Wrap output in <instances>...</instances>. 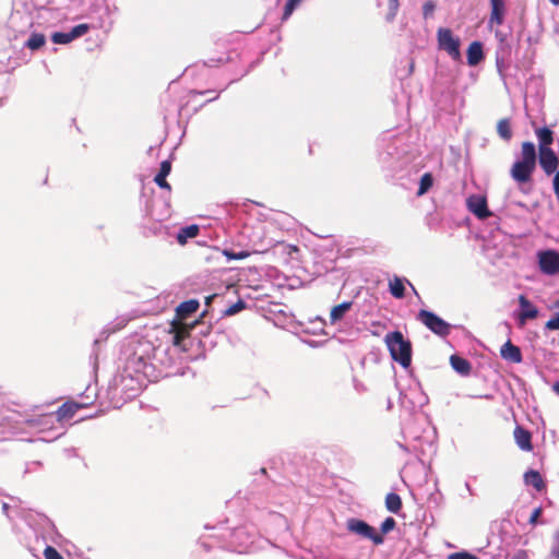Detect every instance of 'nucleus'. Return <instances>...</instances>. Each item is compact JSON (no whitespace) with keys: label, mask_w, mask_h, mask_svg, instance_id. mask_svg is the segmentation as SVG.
I'll return each mask as SVG.
<instances>
[{"label":"nucleus","mask_w":559,"mask_h":559,"mask_svg":"<svg viewBox=\"0 0 559 559\" xmlns=\"http://www.w3.org/2000/svg\"><path fill=\"white\" fill-rule=\"evenodd\" d=\"M540 33H542V23L539 22L536 25L535 31H528L525 34V41L527 44V48L524 53V59H526L528 63H532L533 59L535 58V55H536L535 46L539 43ZM522 35H524V33H522Z\"/></svg>","instance_id":"obj_18"},{"label":"nucleus","mask_w":559,"mask_h":559,"mask_svg":"<svg viewBox=\"0 0 559 559\" xmlns=\"http://www.w3.org/2000/svg\"><path fill=\"white\" fill-rule=\"evenodd\" d=\"M537 160L546 176H551L559 171V157L552 148L538 151Z\"/></svg>","instance_id":"obj_11"},{"label":"nucleus","mask_w":559,"mask_h":559,"mask_svg":"<svg viewBox=\"0 0 559 559\" xmlns=\"http://www.w3.org/2000/svg\"><path fill=\"white\" fill-rule=\"evenodd\" d=\"M193 93L199 94V95H205V94H210V93H215V91L214 90H205V91H194Z\"/></svg>","instance_id":"obj_56"},{"label":"nucleus","mask_w":559,"mask_h":559,"mask_svg":"<svg viewBox=\"0 0 559 559\" xmlns=\"http://www.w3.org/2000/svg\"><path fill=\"white\" fill-rule=\"evenodd\" d=\"M468 211L474 214L478 219H487L491 216V212L488 209L487 199L485 195L472 194L466 200Z\"/></svg>","instance_id":"obj_10"},{"label":"nucleus","mask_w":559,"mask_h":559,"mask_svg":"<svg viewBox=\"0 0 559 559\" xmlns=\"http://www.w3.org/2000/svg\"><path fill=\"white\" fill-rule=\"evenodd\" d=\"M542 513H543L542 507L535 508L528 519V523L532 525H537L539 523V516L542 515Z\"/></svg>","instance_id":"obj_49"},{"label":"nucleus","mask_w":559,"mask_h":559,"mask_svg":"<svg viewBox=\"0 0 559 559\" xmlns=\"http://www.w3.org/2000/svg\"><path fill=\"white\" fill-rule=\"evenodd\" d=\"M552 390L559 394V381L555 382V384L552 385Z\"/></svg>","instance_id":"obj_59"},{"label":"nucleus","mask_w":559,"mask_h":559,"mask_svg":"<svg viewBox=\"0 0 559 559\" xmlns=\"http://www.w3.org/2000/svg\"><path fill=\"white\" fill-rule=\"evenodd\" d=\"M536 138L538 140V151H544V148H551V144L554 142V131L547 127H540L535 130Z\"/></svg>","instance_id":"obj_25"},{"label":"nucleus","mask_w":559,"mask_h":559,"mask_svg":"<svg viewBox=\"0 0 559 559\" xmlns=\"http://www.w3.org/2000/svg\"><path fill=\"white\" fill-rule=\"evenodd\" d=\"M145 215L153 221L162 222L170 216V209L167 201L152 200L145 205Z\"/></svg>","instance_id":"obj_13"},{"label":"nucleus","mask_w":559,"mask_h":559,"mask_svg":"<svg viewBox=\"0 0 559 559\" xmlns=\"http://www.w3.org/2000/svg\"><path fill=\"white\" fill-rule=\"evenodd\" d=\"M500 356L510 362L520 364L523 360L521 348L508 340L500 348Z\"/></svg>","instance_id":"obj_22"},{"label":"nucleus","mask_w":559,"mask_h":559,"mask_svg":"<svg viewBox=\"0 0 559 559\" xmlns=\"http://www.w3.org/2000/svg\"><path fill=\"white\" fill-rule=\"evenodd\" d=\"M302 0H287L284 7L282 20L286 21L293 14V12L297 9Z\"/></svg>","instance_id":"obj_38"},{"label":"nucleus","mask_w":559,"mask_h":559,"mask_svg":"<svg viewBox=\"0 0 559 559\" xmlns=\"http://www.w3.org/2000/svg\"><path fill=\"white\" fill-rule=\"evenodd\" d=\"M107 336H108V333H107L106 331H103V332H102V334H100V337H99V338H96V340L94 341V344H93V345H94V348H96V346L99 344L100 338H106ZM93 354H95V355H96V349H94V350H93Z\"/></svg>","instance_id":"obj_53"},{"label":"nucleus","mask_w":559,"mask_h":559,"mask_svg":"<svg viewBox=\"0 0 559 559\" xmlns=\"http://www.w3.org/2000/svg\"><path fill=\"white\" fill-rule=\"evenodd\" d=\"M170 347H154L152 350V361L157 365V370L165 373L162 378H167L175 373L174 367L176 358L171 355Z\"/></svg>","instance_id":"obj_9"},{"label":"nucleus","mask_w":559,"mask_h":559,"mask_svg":"<svg viewBox=\"0 0 559 559\" xmlns=\"http://www.w3.org/2000/svg\"><path fill=\"white\" fill-rule=\"evenodd\" d=\"M104 15H109V7L106 5L103 9V14L98 16L97 21L95 23H82L73 26L70 32L74 39L82 37L85 35L90 29L92 28H109L111 26V23H109V26L106 27Z\"/></svg>","instance_id":"obj_15"},{"label":"nucleus","mask_w":559,"mask_h":559,"mask_svg":"<svg viewBox=\"0 0 559 559\" xmlns=\"http://www.w3.org/2000/svg\"><path fill=\"white\" fill-rule=\"evenodd\" d=\"M302 0H287L284 7L282 20L286 21L293 14V12L297 9Z\"/></svg>","instance_id":"obj_37"},{"label":"nucleus","mask_w":559,"mask_h":559,"mask_svg":"<svg viewBox=\"0 0 559 559\" xmlns=\"http://www.w3.org/2000/svg\"><path fill=\"white\" fill-rule=\"evenodd\" d=\"M74 38L71 32H55L51 35V41L57 45H67L73 41Z\"/></svg>","instance_id":"obj_35"},{"label":"nucleus","mask_w":559,"mask_h":559,"mask_svg":"<svg viewBox=\"0 0 559 559\" xmlns=\"http://www.w3.org/2000/svg\"><path fill=\"white\" fill-rule=\"evenodd\" d=\"M546 331H559V311L555 312L545 323Z\"/></svg>","instance_id":"obj_42"},{"label":"nucleus","mask_w":559,"mask_h":559,"mask_svg":"<svg viewBox=\"0 0 559 559\" xmlns=\"http://www.w3.org/2000/svg\"><path fill=\"white\" fill-rule=\"evenodd\" d=\"M218 96H219V92H218V93H216V95H215V96H213L212 98L207 99V100H206V103H210V102H213V100L217 99V98H218Z\"/></svg>","instance_id":"obj_61"},{"label":"nucleus","mask_w":559,"mask_h":559,"mask_svg":"<svg viewBox=\"0 0 559 559\" xmlns=\"http://www.w3.org/2000/svg\"><path fill=\"white\" fill-rule=\"evenodd\" d=\"M354 302L353 301H343L336 306H334L331 309L330 312V323L336 324L341 322L345 316L349 312V310L353 308Z\"/></svg>","instance_id":"obj_26"},{"label":"nucleus","mask_w":559,"mask_h":559,"mask_svg":"<svg viewBox=\"0 0 559 559\" xmlns=\"http://www.w3.org/2000/svg\"><path fill=\"white\" fill-rule=\"evenodd\" d=\"M46 44V36L41 33H32L28 39L25 41L24 46L31 49L32 51H36L40 49Z\"/></svg>","instance_id":"obj_33"},{"label":"nucleus","mask_w":559,"mask_h":559,"mask_svg":"<svg viewBox=\"0 0 559 559\" xmlns=\"http://www.w3.org/2000/svg\"><path fill=\"white\" fill-rule=\"evenodd\" d=\"M171 171V162L169 159H165L159 165V170L156 176H159L160 179L163 177H167Z\"/></svg>","instance_id":"obj_46"},{"label":"nucleus","mask_w":559,"mask_h":559,"mask_svg":"<svg viewBox=\"0 0 559 559\" xmlns=\"http://www.w3.org/2000/svg\"><path fill=\"white\" fill-rule=\"evenodd\" d=\"M41 520H43V522H44L47 526L52 527V528L55 527L53 523H52V522L50 521V519H48L47 516L43 515V516H41Z\"/></svg>","instance_id":"obj_54"},{"label":"nucleus","mask_w":559,"mask_h":559,"mask_svg":"<svg viewBox=\"0 0 559 559\" xmlns=\"http://www.w3.org/2000/svg\"><path fill=\"white\" fill-rule=\"evenodd\" d=\"M302 0H287L284 7L282 20L286 21L293 14V12L297 9Z\"/></svg>","instance_id":"obj_39"},{"label":"nucleus","mask_w":559,"mask_h":559,"mask_svg":"<svg viewBox=\"0 0 559 559\" xmlns=\"http://www.w3.org/2000/svg\"><path fill=\"white\" fill-rule=\"evenodd\" d=\"M10 510H11V507L9 503L7 502H3L2 503V513L8 518V519H11L10 516Z\"/></svg>","instance_id":"obj_52"},{"label":"nucleus","mask_w":559,"mask_h":559,"mask_svg":"<svg viewBox=\"0 0 559 559\" xmlns=\"http://www.w3.org/2000/svg\"><path fill=\"white\" fill-rule=\"evenodd\" d=\"M450 364L453 370L461 376H469L472 371V364L469 362V360L460 355H452L450 357Z\"/></svg>","instance_id":"obj_27"},{"label":"nucleus","mask_w":559,"mask_h":559,"mask_svg":"<svg viewBox=\"0 0 559 559\" xmlns=\"http://www.w3.org/2000/svg\"><path fill=\"white\" fill-rule=\"evenodd\" d=\"M478 397L492 399V395H490V394H485V395H479Z\"/></svg>","instance_id":"obj_63"},{"label":"nucleus","mask_w":559,"mask_h":559,"mask_svg":"<svg viewBox=\"0 0 559 559\" xmlns=\"http://www.w3.org/2000/svg\"><path fill=\"white\" fill-rule=\"evenodd\" d=\"M485 59L484 45L479 40L469 44L466 50V61L469 67H476Z\"/></svg>","instance_id":"obj_21"},{"label":"nucleus","mask_w":559,"mask_h":559,"mask_svg":"<svg viewBox=\"0 0 559 559\" xmlns=\"http://www.w3.org/2000/svg\"><path fill=\"white\" fill-rule=\"evenodd\" d=\"M206 530H216L219 531L218 534L213 535L214 537L218 538L219 540L226 542L228 538H231L233 540L229 542L230 546L234 544V540H240L243 535L247 534L245 527H236L233 530L224 527L221 525L210 526L209 524L205 525Z\"/></svg>","instance_id":"obj_17"},{"label":"nucleus","mask_w":559,"mask_h":559,"mask_svg":"<svg viewBox=\"0 0 559 559\" xmlns=\"http://www.w3.org/2000/svg\"><path fill=\"white\" fill-rule=\"evenodd\" d=\"M396 526V521L392 516H388L383 520V522L380 525V533L382 536L389 534L392 532Z\"/></svg>","instance_id":"obj_41"},{"label":"nucleus","mask_w":559,"mask_h":559,"mask_svg":"<svg viewBox=\"0 0 559 559\" xmlns=\"http://www.w3.org/2000/svg\"><path fill=\"white\" fill-rule=\"evenodd\" d=\"M81 405L76 402H64L56 412L58 420L72 419Z\"/></svg>","instance_id":"obj_29"},{"label":"nucleus","mask_w":559,"mask_h":559,"mask_svg":"<svg viewBox=\"0 0 559 559\" xmlns=\"http://www.w3.org/2000/svg\"><path fill=\"white\" fill-rule=\"evenodd\" d=\"M21 543L27 548V550L33 556L36 557L39 547L43 544H46V538L35 527H33L31 524H27L24 537L21 538Z\"/></svg>","instance_id":"obj_12"},{"label":"nucleus","mask_w":559,"mask_h":559,"mask_svg":"<svg viewBox=\"0 0 559 559\" xmlns=\"http://www.w3.org/2000/svg\"><path fill=\"white\" fill-rule=\"evenodd\" d=\"M526 558V554L524 551L522 552H519L516 556H515V559H525Z\"/></svg>","instance_id":"obj_58"},{"label":"nucleus","mask_w":559,"mask_h":559,"mask_svg":"<svg viewBox=\"0 0 559 559\" xmlns=\"http://www.w3.org/2000/svg\"><path fill=\"white\" fill-rule=\"evenodd\" d=\"M448 559H479L476 555L467 551L461 550L456 552H452L448 556Z\"/></svg>","instance_id":"obj_44"},{"label":"nucleus","mask_w":559,"mask_h":559,"mask_svg":"<svg viewBox=\"0 0 559 559\" xmlns=\"http://www.w3.org/2000/svg\"><path fill=\"white\" fill-rule=\"evenodd\" d=\"M465 487L468 490V492L473 495V489L471 488V485L468 483H465Z\"/></svg>","instance_id":"obj_62"},{"label":"nucleus","mask_w":559,"mask_h":559,"mask_svg":"<svg viewBox=\"0 0 559 559\" xmlns=\"http://www.w3.org/2000/svg\"><path fill=\"white\" fill-rule=\"evenodd\" d=\"M539 316V309L525 296H519V313L518 321L521 325L528 320H534Z\"/></svg>","instance_id":"obj_14"},{"label":"nucleus","mask_w":559,"mask_h":559,"mask_svg":"<svg viewBox=\"0 0 559 559\" xmlns=\"http://www.w3.org/2000/svg\"><path fill=\"white\" fill-rule=\"evenodd\" d=\"M154 345L147 341H138L128 344L123 350V368L115 378V392L124 393L126 400L139 395L144 380L150 382L158 381L165 373L157 370V365L152 360Z\"/></svg>","instance_id":"obj_1"},{"label":"nucleus","mask_w":559,"mask_h":559,"mask_svg":"<svg viewBox=\"0 0 559 559\" xmlns=\"http://www.w3.org/2000/svg\"><path fill=\"white\" fill-rule=\"evenodd\" d=\"M384 342L390 352L392 359L400 364L404 369H408L412 365V343L399 330L389 332Z\"/></svg>","instance_id":"obj_4"},{"label":"nucleus","mask_w":559,"mask_h":559,"mask_svg":"<svg viewBox=\"0 0 559 559\" xmlns=\"http://www.w3.org/2000/svg\"><path fill=\"white\" fill-rule=\"evenodd\" d=\"M399 0H389V12L385 16L388 22H392L395 19L399 11Z\"/></svg>","instance_id":"obj_43"},{"label":"nucleus","mask_w":559,"mask_h":559,"mask_svg":"<svg viewBox=\"0 0 559 559\" xmlns=\"http://www.w3.org/2000/svg\"><path fill=\"white\" fill-rule=\"evenodd\" d=\"M436 10V3L432 0H427L423 4V15L425 19H428L432 15Z\"/></svg>","instance_id":"obj_47"},{"label":"nucleus","mask_w":559,"mask_h":559,"mask_svg":"<svg viewBox=\"0 0 559 559\" xmlns=\"http://www.w3.org/2000/svg\"><path fill=\"white\" fill-rule=\"evenodd\" d=\"M513 435L518 447L522 451L528 452L533 450L532 433L530 432V430L521 426H516Z\"/></svg>","instance_id":"obj_24"},{"label":"nucleus","mask_w":559,"mask_h":559,"mask_svg":"<svg viewBox=\"0 0 559 559\" xmlns=\"http://www.w3.org/2000/svg\"><path fill=\"white\" fill-rule=\"evenodd\" d=\"M511 45L509 43L499 44L496 50V68L500 79L506 83V69L509 63L508 60L511 56Z\"/></svg>","instance_id":"obj_16"},{"label":"nucleus","mask_w":559,"mask_h":559,"mask_svg":"<svg viewBox=\"0 0 559 559\" xmlns=\"http://www.w3.org/2000/svg\"><path fill=\"white\" fill-rule=\"evenodd\" d=\"M246 307V301L242 299H238L235 304L230 305L224 310V314L227 317L235 316L239 313L241 310H243Z\"/></svg>","instance_id":"obj_36"},{"label":"nucleus","mask_w":559,"mask_h":559,"mask_svg":"<svg viewBox=\"0 0 559 559\" xmlns=\"http://www.w3.org/2000/svg\"><path fill=\"white\" fill-rule=\"evenodd\" d=\"M524 483L534 487L537 491H542L546 487L542 474L536 469H528L524 473Z\"/></svg>","instance_id":"obj_28"},{"label":"nucleus","mask_w":559,"mask_h":559,"mask_svg":"<svg viewBox=\"0 0 559 559\" xmlns=\"http://www.w3.org/2000/svg\"><path fill=\"white\" fill-rule=\"evenodd\" d=\"M200 544H201V546H202V547H204V549H205L206 551H209V550L211 549V546H210L207 543H205V542H200Z\"/></svg>","instance_id":"obj_60"},{"label":"nucleus","mask_w":559,"mask_h":559,"mask_svg":"<svg viewBox=\"0 0 559 559\" xmlns=\"http://www.w3.org/2000/svg\"><path fill=\"white\" fill-rule=\"evenodd\" d=\"M45 559H63L62 555L52 546L46 545L44 549Z\"/></svg>","instance_id":"obj_45"},{"label":"nucleus","mask_w":559,"mask_h":559,"mask_svg":"<svg viewBox=\"0 0 559 559\" xmlns=\"http://www.w3.org/2000/svg\"><path fill=\"white\" fill-rule=\"evenodd\" d=\"M498 135L506 142L512 139L513 132L511 128V121L509 118H503L497 123Z\"/></svg>","instance_id":"obj_32"},{"label":"nucleus","mask_w":559,"mask_h":559,"mask_svg":"<svg viewBox=\"0 0 559 559\" xmlns=\"http://www.w3.org/2000/svg\"><path fill=\"white\" fill-rule=\"evenodd\" d=\"M409 285L413 292L417 295V292L413 284L406 277H400L394 275L392 280L389 281V292L396 299H403L406 294L405 285Z\"/></svg>","instance_id":"obj_20"},{"label":"nucleus","mask_w":559,"mask_h":559,"mask_svg":"<svg viewBox=\"0 0 559 559\" xmlns=\"http://www.w3.org/2000/svg\"><path fill=\"white\" fill-rule=\"evenodd\" d=\"M539 271L548 276L559 274V251L556 249L538 250L536 253Z\"/></svg>","instance_id":"obj_8"},{"label":"nucleus","mask_w":559,"mask_h":559,"mask_svg":"<svg viewBox=\"0 0 559 559\" xmlns=\"http://www.w3.org/2000/svg\"><path fill=\"white\" fill-rule=\"evenodd\" d=\"M439 49L444 50L454 61L462 60L461 40L452 29L440 27L437 33Z\"/></svg>","instance_id":"obj_5"},{"label":"nucleus","mask_w":559,"mask_h":559,"mask_svg":"<svg viewBox=\"0 0 559 559\" xmlns=\"http://www.w3.org/2000/svg\"><path fill=\"white\" fill-rule=\"evenodd\" d=\"M200 308L198 299H189L179 304L176 308V317L179 320H186L191 318Z\"/></svg>","instance_id":"obj_23"},{"label":"nucleus","mask_w":559,"mask_h":559,"mask_svg":"<svg viewBox=\"0 0 559 559\" xmlns=\"http://www.w3.org/2000/svg\"><path fill=\"white\" fill-rule=\"evenodd\" d=\"M435 176L431 173H425L419 181H418V190L416 192L417 197H423L429 192V190L433 187Z\"/></svg>","instance_id":"obj_31"},{"label":"nucleus","mask_w":559,"mask_h":559,"mask_svg":"<svg viewBox=\"0 0 559 559\" xmlns=\"http://www.w3.org/2000/svg\"><path fill=\"white\" fill-rule=\"evenodd\" d=\"M402 499L395 492H390L385 497V507L391 513L397 514L402 510Z\"/></svg>","instance_id":"obj_34"},{"label":"nucleus","mask_w":559,"mask_h":559,"mask_svg":"<svg viewBox=\"0 0 559 559\" xmlns=\"http://www.w3.org/2000/svg\"><path fill=\"white\" fill-rule=\"evenodd\" d=\"M348 532L371 540L374 545H382L384 537L377 532V530L367 523L365 520L358 518H349L346 521Z\"/></svg>","instance_id":"obj_7"},{"label":"nucleus","mask_w":559,"mask_h":559,"mask_svg":"<svg viewBox=\"0 0 559 559\" xmlns=\"http://www.w3.org/2000/svg\"><path fill=\"white\" fill-rule=\"evenodd\" d=\"M222 253L227 258L228 261L230 260H242L249 257V252L246 250H240L238 252H235L231 249H224Z\"/></svg>","instance_id":"obj_40"},{"label":"nucleus","mask_w":559,"mask_h":559,"mask_svg":"<svg viewBox=\"0 0 559 559\" xmlns=\"http://www.w3.org/2000/svg\"><path fill=\"white\" fill-rule=\"evenodd\" d=\"M554 5H559V0H549Z\"/></svg>","instance_id":"obj_64"},{"label":"nucleus","mask_w":559,"mask_h":559,"mask_svg":"<svg viewBox=\"0 0 559 559\" xmlns=\"http://www.w3.org/2000/svg\"><path fill=\"white\" fill-rule=\"evenodd\" d=\"M417 317L428 330L440 337H447L451 332L452 325L431 310L421 309Z\"/></svg>","instance_id":"obj_6"},{"label":"nucleus","mask_w":559,"mask_h":559,"mask_svg":"<svg viewBox=\"0 0 559 559\" xmlns=\"http://www.w3.org/2000/svg\"><path fill=\"white\" fill-rule=\"evenodd\" d=\"M490 3V16L489 25H502L506 20L507 5L504 0H489Z\"/></svg>","instance_id":"obj_19"},{"label":"nucleus","mask_w":559,"mask_h":559,"mask_svg":"<svg viewBox=\"0 0 559 559\" xmlns=\"http://www.w3.org/2000/svg\"><path fill=\"white\" fill-rule=\"evenodd\" d=\"M537 152L533 142L525 141L522 143L521 157L518 158L511 169V178L519 185L527 183L532 180L536 169Z\"/></svg>","instance_id":"obj_3"},{"label":"nucleus","mask_w":559,"mask_h":559,"mask_svg":"<svg viewBox=\"0 0 559 559\" xmlns=\"http://www.w3.org/2000/svg\"><path fill=\"white\" fill-rule=\"evenodd\" d=\"M550 556L554 559H559V530L554 535V544L551 547Z\"/></svg>","instance_id":"obj_48"},{"label":"nucleus","mask_w":559,"mask_h":559,"mask_svg":"<svg viewBox=\"0 0 559 559\" xmlns=\"http://www.w3.org/2000/svg\"><path fill=\"white\" fill-rule=\"evenodd\" d=\"M200 233V227L195 224L181 227L176 236L180 245H185L189 239L195 238Z\"/></svg>","instance_id":"obj_30"},{"label":"nucleus","mask_w":559,"mask_h":559,"mask_svg":"<svg viewBox=\"0 0 559 559\" xmlns=\"http://www.w3.org/2000/svg\"><path fill=\"white\" fill-rule=\"evenodd\" d=\"M496 38L498 39L499 44H502V43H508L507 40V35L503 34L502 32L500 31H497L496 34H495Z\"/></svg>","instance_id":"obj_51"},{"label":"nucleus","mask_w":559,"mask_h":559,"mask_svg":"<svg viewBox=\"0 0 559 559\" xmlns=\"http://www.w3.org/2000/svg\"><path fill=\"white\" fill-rule=\"evenodd\" d=\"M378 160L382 168L396 170L402 167L405 150L403 138L384 132L377 142Z\"/></svg>","instance_id":"obj_2"},{"label":"nucleus","mask_w":559,"mask_h":559,"mask_svg":"<svg viewBox=\"0 0 559 559\" xmlns=\"http://www.w3.org/2000/svg\"><path fill=\"white\" fill-rule=\"evenodd\" d=\"M397 445H399V448H400L402 451H404L405 453H409V452H411V450H409V448H408L407 445H405V444H403V443H401V442H397Z\"/></svg>","instance_id":"obj_55"},{"label":"nucleus","mask_w":559,"mask_h":559,"mask_svg":"<svg viewBox=\"0 0 559 559\" xmlns=\"http://www.w3.org/2000/svg\"><path fill=\"white\" fill-rule=\"evenodd\" d=\"M52 417H53V415L43 416L40 419L37 420V424L48 423V418H52Z\"/></svg>","instance_id":"obj_57"},{"label":"nucleus","mask_w":559,"mask_h":559,"mask_svg":"<svg viewBox=\"0 0 559 559\" xmlns=\"http://www.w3.org/2000/svg\"><path fill=\"white\" fill-rule=\"evenodd\" d=\"M154 182H155L159 188H162V189H166V190H168V191H170V189H171V188H170V185H169V183H168V181H167V177H163V178L160 179V177H159V176H156V175H155V177H154Z\"/></svg>","instance_id":"obj_50"}]
</instances>
